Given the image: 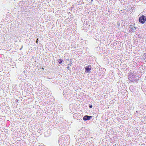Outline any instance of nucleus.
<instances>
[{
    "instance_id": "nucleus-2",
    "label": "nucleus",
    "mask_w": 146,
    "mask_h": 146,
    "mask_svg": "<svg viewBox=\"0 0 146 146\" xmlns=\"http://www.w3.org/2000/svg\"><path fill=\"white\" fill-rule=\"evenodd\" d=\"M91 69L92 67L91 65H89L88 66H86L85 68V72L87 73H90V71L91 70Z\"/></svg>"
},
{
    "instance_id": "nucleus-4",
    "label": "nucleus",
    "mask_w": 146,
    "mask_h": 146,
    "mask_svg": "<svg viewBox=\"0 0 146 146\" xmlns=\"http://www.w3.org/2000/svg\"><path fill=\"white\" fill-rule=\"evenodd\" d=\"M70 61L71 62V63L69 64H68V67H67V68L68 69H69V67H70V66H71V65H72V59H70Z\"/></svg>"
},
{
    "instance_id": "nucleus-8",
    "label": "nucleus",
    "mask_w": 146,
    "mask_h": 146,
    "mask_svg": "<svg viewBox=\"0 0 146 146\" xmlns=\"http://www.w3.org/2000/svg\"><path fill=\"white\" fill-rule=\"evenodd\" d=\"M66 60L67 61L69 60V59H66Z\"/></svg>"
},
{
    "instance_id": "nucleus-9",
    "label": "nucleus",
    "mask_w": 146,
    "mask_h": 146,
    "mask_svg": "<svg viewBox=\"0 0 146 146\" xmlns=\"http://www.w3.org/2000/svg\"><path fill=\"white\" fill-rule=\"evenodd\" d=\"M38 38H37V40H36V41H38Z\"/></svg>"
},
{
    "instance_id": "nucleus-1",
    "label": "nucleus",
    "mask_w": 146,
    "mask_h": 146,
    "mask_svg": "<svg viewBox=\"0 0 146 146\" xmlns=\"http://www.w3.org/2000/svg\"><path fill=\"white\" fill-rule=\"evenodd\" d=\"M146 18L145 16L143 15L141 16L139 18V22L141 24H144L146 21Z\"/></svg>"
},
{
    "instance_id": "nucleus-7",
    "label": "nucleus",
    "mask_w": 146,
    "mask_h": 146,
    "mask_svg": "<svg viewBox=\"0 0 146 146\" xmlns=\"http://www.w3.org/2000/svg\"><path fill=\"white\" fill-rule=\"evenodd\" d=\"M36 44H38V41H36Z\"/></svg>"
},
{
    "instance_id": "nucleus-10",
    "label": "nucleus",
    "mask_w": 146,
    "mask_h": 146,
    "mask_svg": "<svg viewBox=\"0 0 146 146\" xmlns=\"http://www.w3.org/2000/svg\"><path fill=\"white\" fill-rule=\"evenodd\" d=\"M91 1H93V0H91Z\"/></svg>"
},
{
    "instance_id": "nucleus-11",
    "label": "nucleus",
    "mask_w": 146,
    "mask_h": 146,
    "mask_svg": "<svg viewBox=\"0 0 146 146\" xmlns=\"http://www.w3.org/2000/svg\"><path fill=\"white\" fill-rule=\"evenodd\" d=\"M24 72H25V71H24Z\"/></svg>"
},
{
    "instance_id": "nucleus-6",
    "label": "nucleus",
    "mask_w": 146,
    "mask_h": 146,
    "mask_svg": "<svg viewBox=\"0 0 146 146\" xmlns=\"http://www.w3.org/2000/svg\"><path fill=\"white\" fill-rule=\"evenodd\" d=\"M92 105H91L90 106H89V107H90V108H92Z\"/></svg>"
},
{
    "instance_id": "nucleus-3",
    "label": "nucleus",
    "mask_w": 146,
    "mask_h": 146,
    "mask_svg": "<svg viewBox=\"0 0 146 146\" xmlns=\"http://www.w3.org/2000/svg\"><path fill=\"white\" fill-rule=\"evenodd\" d=\"M91 116H89L88 115H85L83 118V119L84 121L89 120L90 118H92Z\"/></svg>"
},
{
    "instance_id": "nucleus-12",
    "label": "nucleus",
    "mask_w": 146,
    "mask_h": 146,
    "mask_svg": "<svg viewBox=\"0 0 146 146\" xmlns=\"http://www.w3.org/2000/svg\"><path fill=\"white\" fill-rule=\"evenodd\" d=\"M132 29H134L133 28H132Z\"/></svg>"
},
{
    "instance_id": "nucleus-5",
    "label": "nucleus",
    "mask_w": 146,
    "mask_h": 146,
    "mask_svg": "<svg viewBox=\"0 0 146 146\" xmlns=\"http://www.w3.org/2000/svg\"><path fill=\"white\" fill-rule=\"evenodd\" d=\"M62 61H63V60L62 59H60L59 62V64H61L62 63Z\"/></svg>"
}]
</instances>
